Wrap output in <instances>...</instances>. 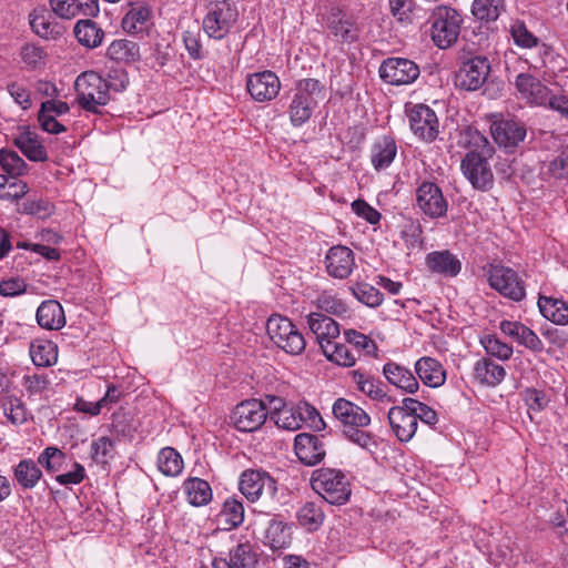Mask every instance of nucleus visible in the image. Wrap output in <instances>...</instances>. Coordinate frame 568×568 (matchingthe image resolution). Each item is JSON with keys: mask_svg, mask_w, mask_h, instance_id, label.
Returning <instances> with one entry per match:
<instances>
[{"mask_svg": "<svg viewBox=\"0 0 568 568\" xmlns=\"http://www.w3.org/2000/svg\"><path fill=\"white\" fill-rule=\"evenodd\" d=\"M351 291L361 303L368 307H378L384 301L379 290L368 283H357L351 287Z\"/></svg>", "mask_w": 568, "mask_h": 568, "instance_id": "nucleus-53", "label": "nucleus"}, {"mask_svg": "<svg viewBox=\"0 0 568 568\" xmlns=\"http://www.w3.org/2000/svg\"><path fill=\"white\" fill-rule=\"evenodd\" d=\"M415 373L417 375V379H419L424 385L437 388L444 385L446 382V371L437 359L423 356L416 361Z\"/></svg>", "mask_w": 568, "mask_h": 568, "instance_id": "nucleus-25", "label": "nucleus"}, {"mask_svg": "<svg viewBox=\"0 0 568 568\" xmlns=\"http://www.w3.org/2000/svg\"><path fill=\"white\" fill-rule=\"evenodd\" d=\"M316 306L328 314L339 317L346 316L349 311L347 304L333 291L320 293L316 297Z\"/></svg>", "mask_w": 568, "mask_h": 568, "instance_id": "nucleus-44", "label": "nucleus"}, {"mask_svg": "<svg viewBox=\"0 0 568 568\" xmlns=\"http://www.w3.org/2000/svg\"><path fill=\"white\" fill-rule=\"evenodd\" d=\"M297 407L300 416L303 417V424L307 423L314 430H322L325 428V423L314 406L307 403H300Z\"/></svg>", "mask_w": 568, "mask_h": 568, "instance_id": "nucleus-62", "label": "nucleus"}, {"mask_svg": "<svg viewBox=\"0 0 568 568\" xmlns=\"http://www.w3.org/2000/svg\"><path fill=\"white\" fill-rule=\"evenodd\" d=\"M74 36L82 45L93 49L102 43L104 32L97 22L87 19L75 23Z\"/></svg>", "mask_w": 568, "mask_h": 568, "instance_id": "nucleus-36", "label": "nucleus"}, {"mask_svg": "<svg viewBox=\"0 0 568 568\" xmlns=\"http://www.w3.org/2000/svg\"><path fill=\"white\" fill-rule=\"evenodd\" d=\"M52 12L62 19L77 16L95 17L100 9L97 0H49Z\"/></svg>", "mask_w": 568, "mask_h": 568, "instance_id": "nucleus-24", "label": "nucleus"}, {"mask_svg": "<svg viewBox=\"0 0 568 568\" xmlns=\"http://www.w3.org/2000/svg\"><path fill=\"white\" fill-rule=\"evenodd\" d=\"M184 491L191 505L200 507L212 500V488L210 484L201 478L192 477L184 481Z\"/></svg>", "mask_w": 568, "mask_h": 568, "instance_id": "nucleus-35", "label": "nucleus"}, {"mask_svg": "<svg viewBox=\"0 0 568 568\" xmlns=\"http://www.w3.org/2000/svg\"><path fill=\"white\" fill-rule=\"evenodd\" d=\"M30 17V26L38 36L49 39L61 33L59 24L50 21L51 14L47 10L34 11Z\"/></svg>", "mask_w": 568, "mask_h": 568, "instance_id": "nucleus-43", "label": "nucleus"}, {"mask_svg": "<svg viewBox=\"0 0 568 568\" xmlns=\"http://www.w3.org/2000/svg\"><path fill=\"white\" fill-rule=\"evenodd\" d=\"M409 122L410 129L418 139L433 141L437 138L438 119L428 105H415L410 111Z\"/></svg>", "mask_w": 568, "mask_h": 568, "instance_id": "nucleus-14", "label": "nucleus"}, {"mask_svg": "<svg viewBox=\"0 0 568 568\" xmlns=\"http://www.w3.org/2000/svg\"><path fill=\"white\" fill-rule=\"evenodd\" d=\"M326 28L339 42L351 43L358 38V28L353 17L333 8L326 17Z\"/></svg>", "mask_w": 568, "mask_h": 568, "instance_id": "nucleus-19", "label": "nucleus"}, {"mask_svg": "<svg viewBox=\"0 0 568 568\" xmlns=\"http://www.w3.org/2000/svg\"><path fill=\"white\" fill-rule=\"evenodd\" d=\"M246 88L254 100L264 102L274 99L278 94L281 82L274 72L263 71L250 75Z\"/></svg>", "mask_w": 568, "mask_h": 568, "instance_id": "nucleus-16", "label": "nucleus"}, {"mask_svg": "<svg viewBox=\"0 0 568 568\" xmlns=\"http://www.w3.org/2000/svg\"><path fill=\"white\" fill-rule=\"evenodd\" d=\"M387 418L399 442L407 443L414 437L418 426L417 417L405 406L404 399L402 405L388 410Z\"/></svg>", "mask_w": 568, "mask_h": 568, "instance_id": "nucleus-15", "label": "nucleus"}, {"mask_svg": "<svg viewBox=\"0 0 568 568\" xmlns=\"http://www.w3.org/2000/svg\"><path fill=\"white\" fill-rule=\"evenodd\" d=\"M110 59L123 62H134L140 59V50L135 42L120 39L114 40L108 48Z\"/></svg>", "mask_w": 568, "mask_h": 568, "instance_id": "nucleus-41", "label": "nucleus"}, {"mask_svg": "<svg viewBox=\"0 0 568 568\" xmlns=\"http://www.w3.org/2000/svg\"><path fill=\"white\" fill-rule=\"evenodd\" d=\"M291 542V526L277 517L270 519L264 534V544L273 550H281L290 547Z\"/></svg>", "mask_w": 568, "mask_h": 568, "instance_id": "nucleus-29", "label": "nucleus"}, {"mask_svg": "<svg viewBox=\"0 0 568 568\" xmlns=\"http://www.w3.org/2000/svg\"><path fill=\"white\" fill-rule=\"evenodd\" d=\"M385 379L406 394H415L419 389V383L414 373L406 366L389 361L384 364L382 369Z\"/></svg>", "mask_w": 568, "mask_h": 568, "instance_id": "nucleus-21", "label": "nucleus"}, {"mask_svg": "<svg viewBox=\"0 0 568 568\" xmlns=\"http://www.w3.org/2000/svg\"><path fill=\"white\" fill-rule=\"evenodd\" d=\"M37 322L45 329H60L65 325L64 311L61 304L53 300L44 301L37 310Z\"/></svg>", "mask_w": 568, "mask_h": 568, "instance_id": "nucleus-30", "label": "nucleus"}, {"mask_svg": "<svg viewBox=\"0 0 568 568\" xmlns=\"http://www.w3.org/2000/svg\"><path fill=\"white\" fill-rule=\"evenodd\" d=\"M307 324L311 332L316 336L322 349H324L326 344L334 343V339L341 333L337 322L321 313H311L307 316Z\"/></svg>", "mask_w": 568, "mask_h": 568, "instance_id": "nucleus-26", "label": "nucleus"}, {"mask_svg": "<svg viewBox=\"0 0 568 568\" xmlns=\"http://www.w3.org/2000/svg\"><path fill=\"white\" fill-rule=\"evenodd\" d=\"M353 379L359 392L365 394L371 399L378 403L395 402V399L388 395L386 386L382 381L359 371L353 372Z\"/></svg>", "mask_w": 568, "mask_h": 568, "instance_id": "nucleus-28", "label": "nucleus"}, {"mask_svg": "<svg viewBox=\"0 0 568 568\" xmlns=\"http://www.w3.org/2000/svg\"><path fill=\"white\" fill-rule=\"evenodd\" d=\"M311 486L323 500L341 506L349 500L352 488L347 476L339 469L320 468L313 471Z\"/></svg>", "mask_w": 568, "mask_h": 568, "instance_id": "nucleus-1", "label": "nucleus"}, {"mask_svg": "<svg viewBox=\"0 0 568 568\" xmlns=\"http://www.w3.org/2000/svg\"><path fill=\"white\" fill-rule=\"evenodd\" d=\"M75 91L80 105L87 111L99 112V106L105 105L110 100L111 85L97 72L87 71L75 80Z\"/></svg>", "mask_w": 568, "mask_h": 568, "instance_id": "nucleus-6", "label": "nucleus"}, {"mask_svg": "<svg viewBox=\"0 0 568 568\" xmlns=\"http://www.w3.org/2000/svg\"><path fill=\"white\" fill-rule=\"evenodd\" d=\"M38 460L24 458L13 467V477L23 489L34 488L42 478Z\"/></svg>", "mask_w": 568, "mask_h": 568, "instance_id": "nucleus-32", "label": "nucleus"}, {"mask_svg": "<svg viewBox=\"0 0 568 568\" xmlns=\"http://www.w3.org/2000/svg\"><path fill=\"white\" fill-rule=\"evenodd\" d=\"M44 57L43 50L33 44H26L21 50L23 62L32 69L40 68L44 64Z\"/></svg>", "mask_w": 568, "mask_h": 568, "instance_id": "nucleus-63", "label": "nucleus"}, {"mask_svg": "<svg viewBox=\"0 0 568 568\" xmlns=\"http://www.w3.org/2000/svg\"><path fill=\"white\" fill-rule=\"evenodd\" d=\"M428 22L434 43L440 49H447L457 41L463 19L454 8L439 4L430 10Z\"/></svg>", "mask_w": 568, "mask_h": 568, "instance_id": "nucleus-4", "label": "nucleus"}, {"mask_svg": "<svg viewBox=\"0 0 568 568\" xmlns=\"http://www.w3.org/2000/svg\"><path fill=\"white\" fill-rule=\"evenodd\" d=\"M480 344L486 353L500 361H508L514 353L513 346L500 341L496 335H485L480 338Z\"/></svg>", "mask_w": 568, "mask_h": 568, "instance_id": "nucleus-52", "label": "nucleus"}, {"mask_svg": "<svg viewBox=\"0 0 568 568\" xmlns=\"http://www.w3.org/2000/svg\"><path fill=\"white\" fill-rule=\"evenodd\" d=\"M489 123L495 142H523L526 136L525 125L513 118L505 119L501 114H491Z\"/></svg>", "mask_w": 568, "mask_h": 568, "instance_id": "nucleus-18", "label": "nucleus"}, {"mask_svg": "<svg viewBox=\"0 0 568 568\" xmlns=\"http://www.w3.org/2000/svg\"><path fill=\"white\" fill-rule=\"evenodd\" d=\"M490 63L485 57H473L462 63L455 74V85L466 91H476L486 82Z\"/></svg>", "mask_w": 568, "mask_h": 568, "instance_id": "nucleus-13", "label": "nucleus"}, {"mask_svg": "<svg viewBox=\"0 0 568 568\" xmlns=\"http://www.w3.org/2000/svg\"><path fill=\"white\" fill-rule=\"evenodd\" d=\"M379 77L392 85H407L415 82L420 70L417 63L406 58H387L379 67Z\"/></svg>", "mask_w": 568, "mask_h": 568, "instance_id": "nucleus-12", "label": "nucleus"}, {"mask_svg": "<svg viewBox=\"0 0 568 568\" xmlns=\"http://www.w3.org/2000/svg\"><path fill=\"white\" fill-rule=\"evenodd\" d=\"M390 12L399 22L413 23L419 17L414 8V0H389Z\"/></svg>", "mask_w": 568, "mask_h": 568, "instance_id": "nucleus-55", "label": "nucleus"}, {"mask_svg": "<svg viewBox=\"0 0 568 568\" xmlns=\"http://www.w3.org/2000/svg\"><path fill=\"white\" fill-rule=\"evenodd\" d=\"M405 406L413 413L417 420H422L427 425H435L438 420L437 413L428 405L412 398H404Z\"/></svg>", "mask_w": 568, "mask_h": 568, "instance_id": "nucleus-56", "label": "nucleus"}, {"mask_svg": "<svg viewBox=\"0 0 568 568\" xmlns=\"http://www.w3.org/2000/svg\"><path fill=\"white\" fill-rule=\"evenodd\" d=\"M239 19V11L231 0H211L203 19L204 32L213 39L226 37Z\"/></svg>", "mask_w": 568, "mask_h": 568, "instance_id": "nucleus-5", "label": "nucleus"}, {"mask_svg": "<svg viewBox=\"0 0 568 568\" xmlns=\"http://www.w3.org/2000/svg\"><path fill=\"white\" fill-rule=\"evenodd\" d=\"M324 97V85L318 80L310 78L298 81L288 106L292 124L300 126L307 122L318 101Z\"/></svg>", "mask_w": 568, "mask_h": 568, "instance_id": "nucleus-2", "label": "nucleus"}, {"mask_svg": "<svg viewBox=\"0 0 568 568\" xmlns=\"http://www.w3.org/2000/svg\"><path fill=\"white\" fill-rule=\"evenodd\" d=\"M151 10L142 3L132 4L122 19V29L128 33H139L146 28Z\"/></svg>", "mask_w": 568, "mask_h": 568, "instance_id": "nucleus-37", "label": "nucleus"}, {"mask_svg": "<svg viewBox=\"0 0 568 568\" xmlns=\"http://www.w3.org/2000/svg\"><path fill=\"white\" fill-rule=\"evenodd\" d=\"M538 307L541 315L557 325L568 324V304L561 300L539 296Z\"/></svg>", "mask_w": 568, "mask_h": 568, "instance_id": "nucleus-34", "label": "nucleus"}, {"mask_svg": "<svg viewBox=\"0 0 568 568\" xmlns=\"http://www.w3.org/2000/svg\"><path fill=\"white\" fill-rule=\"evenodd\" d=\"M229 562L235 568H256L257 555L248 542L237 545L229 555Z\"/></svg>", "mask_w": 568, "mask_h": 568, "instance_id": "nucleus-47", "label": "nucleus"}, {"mask_svg": "<svg viewBox=\"0 0 568 568\" xmlns=\"http://www.w3.org/2000/svg\"><path fill=\"white\" fill-rule=\"evenodd\" d=\"M22 211L26 214L45 219L53 213L54 205L50 201L43 199L28 200L23 203Z\"/></svg>", "mask_w": 568, "mask_h": 568, "instance_id": "nucleus-60", "label": "nucleus"}, {"mask_svg": "<svg viewBox=\"0 0 568 568\" xmlns=\"http://www.w3.org/2000/svg\"><path fill=\"white\" fill-rule=\"evenodd\" d=\"M397 154L396 144H373L371 160L375 170L379 171L390 165Z\"/></svg>", "mask_w": 568, "mask_h": 568, "instance_id": "nucleus-54", "label": "nucleus"}, {"mask_svg": "<svg viewBox=\"0 0 568 568\" xmlns=\"http://www.w3.org/2000/svg\"><path fill=\"white\" fill-rule=\"evenodd\" d=\"M473 376L483 386L496 387L505 379L506 369L489 357H483L474 364Z\"/></svg>", "mask_w": 568, "mask_h": 568, "instance_id": "nucleus-27", "label": "nucleus"}, {"mask_svg": "<svg viewBox=\"0 0 568 568\" xmlns=\"http://www.w3.org/2000/svg\"><path fill=\"white\" fill-rule=\"evenodd\" d=\"M268 409L260 399L243 400L235 406L231 419L234 427L243 433H252L261 428L266 422Z\"/></svg>", "mask_w": 568, "mask_h": 568, "instance_id": "nucleus-9", "label": "nucleus"}, {"mask_svg": "<svg viewBox=\"0 0 568 568\" xmlns=\"http://www.w3.org/2000/svg\"><path fill=\"white\" fill-rule=\"evenodd\" d=\"M220 517L226 525L225 529H233L242 525L244 520V506L242 501L232 497L225 499Z\"/></svg>", "mask_w": 568, "mask_h": 568, "instance_id": "nucleus-46", "label": "nucleus"}, {"mask_svg": "<svg viewBox=\"0 0 568 568\" xmlns=\"http://www.w3.org/2000/svg\"><path fill=\"white\" fill-rule=\"evenodd\" d=\"M1 409L7 420L14 426L23 425L32 418L24 402L14 395H8L1 399Z\"/></svg>", "mask_w": 568, "mask_h": 568, "instance_id": "nucleus-33", "label": "nucleus"}, {"mask_svg": "<svg viewBox=\"0 0 568 568\" xmlns=\"http://www.w3.org/2000/svg\"><path fill=\"white\" fill-rule=\"evenodd\" d=\"M271 419L282 429L294 432L303 426V417L300 416L298 407L288 406L280 412H272Z\"/></svg>", "mask_w": 568, "mask_h": 568, "instance_id": "nucleus-48", "label": "nucleus"}, {"mask_svg": "<svg viewBox=\"0 0 568 568\" xmlns=\"http://www.w3.org/2000/svg\"><path fill=\"white\" fill-rule=\"evenodd\" d=\"M266 331L274 344L288 354L297 355L305 349L304 336L285 316L273 314L267 320Z\"/></svg>", "mask_w": 568, "mask_h": 568, "instance_id": "nucleus-7", "label": "nucleus"}, {"mask_svg": "<svg viewBox=\"0 0 568 568\" xmlns=\"http://www.w3.org/2000/svg\"><path fill=\"white\" fill-rule=\"evenodd\" d=\"M488 283L491 288L514 302H520L526 296L524 281L515 270L508 266L490 265Z\"/></svg>", "mask_w": 568, "mask_h": 568, "instance_id": "nucleus-8", "label": "nucleus"}, {"mask_svg": "<svg viewBox=\"0 0 568 568\" xmlns=\"http://www.w3.org/2000/svg\"><path fill=\"white\" fill-rule=\"evenodd\" d=\"M505 9L504 0H475L471 12L480 21H496Z\"/></svg>", "mask_w": 568, "mask_h": 568, "instance_id": "nucleus-45", "label": "nucleus"}, {"mask_svg": "<svg viewBox=\"0 0 568 568\" xmlns=\"http://www.w3.org/2000/svg\"><path fill=\"white\" fill-rule=\"evenodd\" d=\"M495 153L494 144H481L480 150L471 151L463 159V173L476 190L487 191L493 187L490 161L494 160Z\"/></svg>", "mask_w": 568, "mask_h": 568, "instance_id": "nucleus-3", "label": "nucleus"}, {"mask_svg": "<svg viewBox=\"0 0 568 568\" xmlns=\"http://www.w3.org/2000/svg\"><path fill=\"white\" fill-rule=\"evenodd\" d=\"M344 338L348 344L366 355H373L377 351V346L372 338L355 329H346L344 332Z\"/></svg>", "mask_w": 568, "mask_h": 568, "instance_id": "nucleus-57", "label": "nucleus"}, {"mask_svg": "<svg viewBox=\"0 0 568 568\" xmlns=\"http://www.w3.org/2000/svg\"><path fill=\"white\" fill-rule=\"evenodd\" d=\"M361 428L362 427H351L344 429L343 433L349 442L358 445L363 449L373 452V449L377 447V442L375 440L374 436L371 433L365 432Z\"/></svg>", "mask_w": 568, "mask_h": 568, "instance_id": "nucleus-58", "label": "nucleus"}, {"mask_svg": "<svg viewBox=\"0 0 568 568\" xmlns=\"http://www.w3.org/2000/svg\"><path fill=\"white\" fill-rule=\"evenodd\" d=\"M332 412L335 418L343 424L344 429L367 427L371 424V416L362 407L345 398L336 399Z\"/></svg>", "mask_w": 568, "mask_h": 568, "instance_id": "nucleus-22", "label": "nucleus"}, {"mask_svg": "<svg viewBox=\"0 0 568 568\" xmlns=\"http://www.w3.org/2000/svg\"><path fill=\"white\" fill-rule=\"evenodd\" d=\"M416 206L429 219L445 217L448 211V201L442 189L430 181L422 182L416 189Z\"/></svg>", "mask_w": 568, "mask_h": 568, "instance_id": "nucleus-10", "label": "nucleus"}, {"mask_svg": "<svg viewBox=\"0 0 568 568\" xmlns=\"http://www.w3.org/2000/svg\"><path fill=\"white\" fill-rule=\"evenodd\" d=\"M294 450L297 458L307 466L321 463L326 455L323 440L308 433H301L295 436Z\"/></svg>", "mask_w": 568, "mask_h": 568, "instance_id": "nucleus-17", "label": "nucleus"}, {"mask_svg": "<svg viewBox=\"0 0 568 568\" xmlns=\"http://www.w3.org/2000/svg\"><path fill=\"white\" fill-rule=\"evenodd\" d=\"M325 356L339 366L351 367L356 363L355 354L344 344L328 343L323 349Z\"/></svg>", "mask_w": 568, "mask_h": 568, "instance_id": "nucleus-50", "label": "nucleus"}, {"mask_svg": "<svg viewBox=\"0 0 568 568\" xmlns=\"http://www.w3.org/2000/svg\"><path fill=\"white\" fill-rule=\"evenodd\" d=\"M158 468L165 476H178L183 470V459L172 447H164L158 455Z\"/></svg>", "mask_w": 568, "mask_h": 568, "instance_id": "nucleus-42", "label": "nucleus"}, {"mask_svg": "<svg viewBox=\"0 0 568 568\" xmlns=\"http://www.w3.org/2000/svg\"><path fill=\"white\" fill-rule=\"evenodd\" d=\"M240 490L250 500L260 498L273 499L277 493V484L267 473L245 470L240 478Z\"/></svg>", "mask_w": 568, "mask_h": 568, "instance_id": "nucleus-11", "label": "nucleus"}, {"mask_svg": "<svg viewBox=\"0 0 568 568\" xmlns=\"http://www.w3.org/2000/svg\"><path fill=\"white\" fill-rule=\"evenodd\" d=\"M30 356L36 366L49 367L57 363V345L51 341H38L30 346Z\"/></svg>", "mask_w": 568, "mask_h": 568, "instance_id": "nucleus-38", "label": "nucleus"}, {"mask_svg": "<svg viewBox=\"0 0 568 568\" xmlns=\"http://www.w3.org/2000/svg\"><path fill=\"white\" fill-rule=\"evenodd\" d=\"M516 88L524 97L537 103H542L547 95V88L538 79L527 73L517 75Z\"/></svg>", "mask_w": 568, "mask_h": 568, "instance_id": "nucleus-39", "label": "nucleus"}, {"mask_svg": "<svg viewBox=\"0 0 568 568\" xmlns=\"http://www.w3.org/2000/svg\"><path fill=\"white\" fill-rule=\"evenodd\" d=\"M297 521L308 531H316L324 523L325 514L314 501L305 503L296 514Z\"/></svg>", "mask_w": 568, "mask_h": 568, "instance_id": "nucleus-40", "label": "nucleus"}, {"mask_svg": "<svg viewBox=\"0 0 568 568\" xmlns=\"http://www.w3.org/2000/svg\"><path fill=\"white\" fill-rule=\"evenodd\" d=\"M0 164L2 170L11 178L26 174L28 169L24 160L16 151L8 148H3L0 151Z\"/></svg>", "mask_w": 568, "mask_h": 568, "instance_id": "nucleus-49", "label": "nucleus"}, {"mask_svg": "<svg viewBox=\"0 0 568 568\" xmlns=\"http://www.w3.org/2000/svg\"><path fill=\"white\" fill-rule=\"evenodd\" d=\"M67 455L54 446L45 447L38 456V463L48 471L57 473L64 468Z\"/></svg>", "mask_w": 568, "mask_h": 568, "instance_id": "nucleus-51", "label": "nucleus"}, {"mask_svg": "<svg viewBox=\"0 0 568 568\" xmlns=\"http://www.w3.org/2000/svg\"><path fill=\"white\" fill-rule=\"evenodd\" d=\"M548 171L555 179H568V144L549 162Z\"/></svg>", "mask_w": 568, "mask_h": 568, "instance_id": "nucleus-61", "label": "nucleus"}, {"mask_svg": "<svg viewBox=\"0 0 568 568\" xmlns=\"http://www.w3.org/2000/svg\"><path fill=\"white\" fill-rule=\"evenodd\" d=\"M327 273L335 278H347L355 267V257L351 248L337 245L328 250L325 256Z\"/></svg>", "mask_w": 568, "mask_h": 568, "instance_id": "nucleus-20", "label": "nucleus"}, {"mask_svg": "<svg viewBox=\"0 0 568 568\" xmlns=\"http://www.w3.org/2000/svg\"><path fill=\"white\" fill-rule=\"evenodd\" d=\"M427 267L435 273L446 276H456L462 264L449 251L432 252L426 256Z\"/></svg>", "mask_w": 568, "mask_h": 568, "instance_id": "nucleus-31", "label": "nucleus"}, {"mask_svg": "<svg viewBox=\"0 0 568 568\" xmlns=\"http://www.w3.org/2000/svg\"><path fill=\"white\" fill-rule=\"evenodd\" d=\"M112 452L113 442L106 436L99 437L91 444L92 458L99 464L108 463L112 457Z\"/></svg>", "mask_w": 568, "mask_h": 568, "instance_id": "nucleus-59", "label": "nucleus"}, {"mask_svg": "<svg viewBox=\"0 0 568 568\" xmlns=\"http://www.w3.org/2000/svg\"><path fill=\"white\" fill-rule=\"evenodd\" d=\"M499 329L504 335L532 352L544 349V343L538 335L520 322L503 320L499 323Z\"/></svg>", "mask_w": 568, "mask_h": 568, "instance_id": "nucleus-23", "label": "nucleus"}, {"mask_svg": "<svg viewBox=\"0 0 568 568\" xmlns=\"http://www.w3.org/2000/svg\"><path fill=\"white\" fill-rule=\"evenodd\" d=\"M524 400L530 410L540 412L549 403L546 394L536 388H527L524 393Z\"/></svg>", "mask_w": 568, "mask_h": 568, "instance_id": "nucleus-64", "label": "nucleus"}]
</instances>
